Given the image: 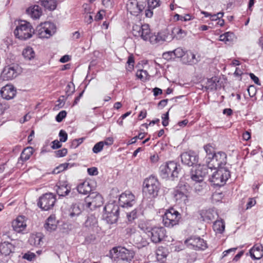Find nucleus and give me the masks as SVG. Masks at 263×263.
<instances>
[{"mask_svg":"<svg viewBox=\"0 0 263 263\" xmlns=\"http://www.w3.org/2000/svg\"><path fill=\"white\" fill-rule=\"evenodd\" d=\"M110 257L117 263H130L134 258V252L124 247H115L109 251Z\"/></svg>","mask_w":263,"mask_h":263,"instance_id":"f257e3e1","label":"nucleus"},{"mask_svg":"<svg viewBox=\"0 0 263 263\" xmlns=\"http://www.w3.org/2000/svg\"><path fill=\"white\" fill-rule=\"evenodd\" d=\"M160 189V183L155 176L151 175L144 180L143 191L148 198L157 197Z\"/></svg>","mask_w":263,"mask_h":263,"instance_id":"f03ea898","label":"nucleus"},{"mask_svg":"<svg viewBox=\"0 0 263 263\" xmlns=\"http://www.w3.org/2000/svg\"><path fill=\"white\" fill-rule=\"evenodd\" d=\"M140 229L143 231L150 237L151 241L155 243L160 242L166 236V230L162 227L153 228L144 227L142 223L139 225Z\"/></svg>","mask_w":263,"mask_h":263,"instance_id":"7ed1b4c3","label":"nucleus"},{"mask_svg":"<svg viewBox=\"0 0 263 263\" xmlns=\"http://www.w3.org/2000/svg\"><path fill=\"white\" fill-rule=\"evenodd\" d=\"M180 171V165L174 161H170L162 164L159 168L160 176L163 179H172L178 177Z\"/></svg>","mask_w":263,"mask_h":263,"instance_id":"20e7f679","label":"nucleus"},{"mask_svg":"<svg viewBox=\"0 0 263 263\" xmlns=\"http://www.w3.org/2000/svg\"><path fill=\"white\" fill-rule=\"evenodd\" d=\"M119 206L114 203H109L104 208L103 218L109 224L116 223L119 215Z\"/></svg>","mask_w":263,"mask_h":263,"instance_id":"39448f33","label":"nucleus"},{"mask_svg":"<svg viewBox=\"0 0 263 263\" xmlns=\"http://www.w3.org/2000/svg\"><path fill=\"white\" fill-rule=\"evenodd\" d=\"M181 218L180 213L173 208L166 210L163 215L164 225L168 228H172L178 224Z\"/></svg>","mask_w":263,"mask_h":263,"instance_id":"423d86ee","label":"nucleus"},{"mask_svg":"<svg viewBox=\"0 0 263 263\" xmlns=\"http://www.w3.org/2000/svg\"><path fill=\"white\" fill-rule=\"evenodd\" d=\"M34 30L30 23L21 20L17 24V38L26 40L31 38L34 34Z\"/></svg>","mask_w":263,"mask_h":263,"instance_id":"0eeeda50","label":"nucleus"},{"mask_svg":"<svg viewBox=\"0 0 263 263\" xmlns=\"http://www.w3.org/2000/svg\"><path fill=\"white\" fill-rule=\"evenodd\" d=\"M230 172L226 168H217L211 177L210 180L214 185L217 186H221L224 185L226 181L230 177Z\"/></svg>","mask_w":263,"mask_h":263,"instance_id":"6e6552de","label":"nucleus"},{"mask_svg":"<svg viewBox=\"0 0 263 263\" xmlns=\"http://www.w3.org/2000/svg\"><path fill=\"white\" fill-rule=\"evenodd\" d=\"M147 5V0H128L126 9L128 12L134 16L140 14Z\"/></svg>","mask_w":263,"mask_h":263,"instance_id":"1a4fd4ad","label":"nucleus"},{"mask_svg":"<svg viewBox=\"0 0 263 263\" xmlns=\"http://www.w3.org/2000/svg\"><path fill=\"white\" fill-rule=\"evenodd\" d=\"M55 31L56 27L54 24L48 22L41 24L36 28V31L40 38H48L52 35Z\"/></svg>","mask_w":263,"mask_h":263,"instance_id":"9d476101","label":"nucleus"},{"mask_svg":"<svg viewBox=\"0 0 263 263\" xmlns=\"http://www.w3.org/2000/svg\"><path fill=\"white\" fill-rule=\"evenodd\" d=\"M132 33L135 36L141 37L145 41H149L152 35L149 26L148 24L134 25Z\"/></svg>","mask_w":263,"mask_h":263,"instance_id":"9b49d317","label":"nucleus"},{"mask_svg":"<svg viewBox=\"0 0 263 263\" xmlns=\"http://www.w3.org/2000/svg\"><path fill=\"white\" fill-rule=\"evenodd\" d=\"M55 201L56 198L53 194L46 193L40 198L37 205L42 210L48 211L53 208Z\"/></svg>","mask_w":263,"mask_h":263,"instance_id":"f8f14e48","label":"nucleus"},{"mask_svg":"<svg viewBox=\"0 0 263 263\" xmlns=\"http://www.w3.org/2000/svg\"><path fill=\"white\" fill-rule=\"evenodd\" d=\"M184 243L196 250H204L208 248L206 241L199 237H191L185 240Z\"/></svg>","mask_w":263,"mask_h":263,"instance_id":"ddd939ff","label":"nucleus"},{"mask_svg":"<svg viewBox=\"0 0 263 263\" xmlns=\"http://www.w3.org/2000/svg\"><path fill=\"white\" fill-rule=\"evenodd\" d=\"M85 201L86 207L92 209L101 206L103 203V198L99 194L92 193L85 198Z\"/></svg>","mask_w":263,"mask_h":263,"instance_id":"4468645a","label":"nucleus"},{"mask_svg":"<svg viewBox=\"0 0 263 263\" xmlns=\"http://www.w3.org/2000/svg\"><path fill=\"white\" fill-rule=\"evenodd\" d=\"M211 165L215 168H225L227 163V156L223 152H218L213 155L211 160Z\"/></svg>","mask_w":263,"mask_h":263,"instance_id":"2eb2a0df","label":"nucleus"},{"mask_svg":"<svg viewBox=\"0 0 263 263\" xmlns=\"http://www.w3.org/2000/svg\"><path fill=\"white\" fill-rule=\"evenodd\" d=\"M173 196L178 204H186L188 202V191L185 186L177 187L173 192Z\"/></svg>","mask_w":263,"mask_h":263,"instance_id":"dca6fc26","label":"nucleus"},{"mask_svg":"<svg viewBox=\"0 0 263 263\" xmlns=\"http://www.w3.org/2000/svg\"><path fill=\"white\" fill-rule=\"evenodd\" d=\"M135 196L130 191H126L122 193L119 197V203L123 207H130L135 203Z\"/></svg>","mask_w":263,"mask_h":263,"instance_id":"f3484780","label":"nucleus"},{"mask_svg":"<svg viewBox=\"0 0 263 263\" xmlns=\"http://www.w3.org/2000/svg\"><path fill=\"white\" fill-rule=\"evenodd\" d=\"M180 157L182 162L188 166H192L198 162V156L196 153L192 151L183 153Z\"/></svg>","mask_w":263,"mask_h":263,"instance_id":"a211bd4d","label":"nucleus"},{"mask_svg":"<svg viewBox=\"0 0 263 263\" xmlns=\"http://www.w3.org/2000/svg\"><path fill=\"white\" fill-rule=\"evenodd\" d=\"M205 172H203L200 166L193 167L191 172V178L195 183H200V186H206V183L203 181Z\"/></svg>","mask_w":263,"mask_h":263,"instance_id":"6ab92c4d","label":"nucleus"},{"mask_svg":"<svg viewBox=\"0 0 263 263\" xmlns=\"http://www.w3.org/2000/svg\"><path fill=\"white\" fill-rule=\"evenodd\" d=\"M0 93L3 98L6 100H10L15 96L16 90L13 85L7 84L2 88Z\"/></svg>","mask_w":263,"mask_h":263,"instance_id":"aec40b11","label":"nucleus"},{"mask_svg":"<svg viewBox=\"0 0 263 263\" xmlns=\"http://www.w3.org/2000/svg\"><path fill=\"white\" fill-rule=\"evenodd\" d=\"M251 257L254 259H259L263 256V246L261 244L256 243L250 250Z\"/></svg>","mask_w":263,"mask_h":263,"instance_id":"412c9836","label":"nucleus"},{"mask_svg":"<svg viewBox=\"0 0 263 263\" xmlns=\"http://www.w3.org/2000/svg\"><path fill=\"white\" fill-rule=\"evenodd\" d=\"M16 76V71L14 67L8 66H6L1 73V77L3 80H11Z\"/></svg>","mask_w":263,"mask_h":263,"instance_id":"4be33fe9","label":"nucleus"},{"mask_svg":"<svg viewBox=\"0 0 263 263\" xmlns=\"http://www.w3.org/2000/svg\"><path fill=\"white\" fill-rule=\"evenodd\" d=\"M167 35L164 32H160L157 34H152L149 42L152 44H162L166 41Z\"/></svg>","mask_w":263,"mask_h":263,"instance_id":"5701e85b","label":"nucleus"},{"mask_svg":"<svg viewBox=\"0 0 263 263\" xmlns=\"http://www.w3.org/2000/svg\"><path fill=\"white\" fill-rule=\"evenodd\" d=\"M147 8L145 10L146 17L151 18L153 15V10L160 5V0H147Z\"/></svg>","mask_w":263,"mask_h":263,"instance_id":"b1692460","label":"nucleus"},{"mask_svg":"<svg viewBox=\"0 0 263 263\" xmlns=\"http://www.w3.org/2000/svg\"><path fill=\"white\" fill-rule=\"evenodd\" d=\"M27 218L24 216L17 217V233L27 234L28 233L27 229Z\"/></svg>","mask_w":263,"mask_h":263,"instance_id":"393cba45","label":"nucleus"},{"mask_svg":"<svg viewBox=\"0 0 263 263\" xmlns=\"http://www.w3.org/2000/svg\"><path fill=\"white\" fill-rule=\"evenodd\" d=\"M92 185L90 181L85 180L77 186L78 192L82 194L86 195L92 191Z\"/></svg>","mask_w":263,"mask_h":263,"instance_id":"a878e982","label":"nucleus"},{"mask_svg":"<svg viewBox=\"0 0 263 263\" xmlns=\"http://www.w3.org/2000/svg\"><path fill=\"white\" fill-rule=\"evenodd\" d=\"M26 12L33 19H38L42 14V8L37 5L30 6L26 10Z\"/></svg>","mask_w":263,"mask_h":263,"instance_id":"bb28decb","label":"nucleus"},{"mask_svg":"<svg viewBox=\"0 0 263 263\" xmlns=\"http://www.w3.org/2000/svg\"><path fill=\"white\" fill-rule=\"evenodd\" d=\"M33 154V148L31 147H28L24 149L23 152H22L20 157L17 161V165L20 164H22V166H23L24 164L23 163V161H25L28 160L31 156ZM18 166H17V167Z\"/></svg>","mask_w":263,"mask_h":263,"instance_id":"cd10ccee","label":"nucleus"},{"mask_svg":"<svg viewBox=\"0 0 263 263\" xmlns=\"http://www.w3.org/2000/svg\"><path fill=\"white\" fill-rule=\"evenodd\" d=\"M14 250V247L8 242H2L0 244V252L2 254L7 256Z\"/></svg>","mask_w":263,"mask_h":263,"instance_id":"c85d7f7f","label":"nucleus"},{"mask_svg":"<svg viewBox=\"0 0 263 263\" xmlns=\"http://www.w3.org/2000/svg\"><path fill=\"white\" fill-rule=\"evenodd\" d=\"M57 227V221L54 215L50 216L47 219L46 222L45 224V229L49 231H53L56 229Z\"/></svg>","mask_w":263,"mask_h":263,"instance_id":"c756f323","label":"nucleus"},{"mask_svg":"<svg viewBox=\"0 0 263 263\" xmlns=\"http://www.w3.org/2000/svg\"><path fill=\"white\" fill-rule=\"evenodd\" d=\"M134 241L140 247H145L148 244V239L145 237V235L142 236L139 233L134 236Z\"/></svg>","mask_w":263,"mask_h":263,"instance_id":"7c9ffc66","label":"nucleus"},{"mask_svg":"<svg viewBox=\"0 0 263 263\" xmlns=\"http://www.w3.org/2000/svg\"><path fill=\"white\" fill-rule=\"evenodd\" d=\"M81 213V209L77 204H73L67 211V214L72 218L79 216Z\"/></svg>","mask_w":263,"mask_h":263,"instance_id":"2f4dec72","label":"nucleus"},{"mask_svg":"<svg viewBox=\"0 0 263 263\" xmlns=\"http://www.w3.org/2000/svg\"><path fill=\"white\" fill-rule=\"evenodd\" d=\"M200 216L203 221L208 222L214 219L213 212L210 210H203L201 211Z\"/></svg>","mask_w":263,"mask_h":263,"instance_id":"473e14b6","label":"nucleus"},{"mask_svg":"<svg viewBox=\"0 0 263 263\" xmlns=\"http://www.w3.org/2000/svg\"><path fill=\"white\" fill-rule=\"evenodd\" d=\"M213 228L216 233L222 234L225 229L224 221L222 220H217L213 224Z\"/></svg>","mask_w":263,"mask_h":263,"instance_id":"72a5a7b5","label":"nucleus"},{"mask_svg":"<svg viewBox=\"0 0 263 263\" xmlns=\"http://www.w3.org/2000/svg\"><path fill=\"white\" fill-rule=\"evenodd\" d=\"M41 4L46 9L53 10L57 7L56 0H40Z\"/></svg>","mask_w":263,"mask_h":263,"instance_id":"f704fd0d","label":"nucleus"},{"mask_svg":"<svg viewBox=\"0 0 263 263\" xmlns=\"http://www.w3.org/2000/svg\"><path fill=\"white\" fill-rule=\"evenodd\" d=\"M70 187L67 184L59 185L57 189V193L60 196H65L70 192Z\"/></svg>","mask_w":263,"mask_h":263,"instance_id":"c9c22d12","label":"nucleus"},{"mask_svg":"<svg viewBox=\"0 0 263 263\" xmlns=\"http://www.w3.org/2000/svg\"><path fill=\"white\" fill-rule=\"evenodd\" d=\"M22 55L25 59L31 60L34 59L35 57V52L31 47H27L23 50Z\"/></svg>","mask_w":263,"mask_h":263,"instance_id":"e433bc0d","label":"nucleus"},{"mask_svg":"<svg viewBox=\"0 0 263 263\" xmlns=\"http://www.w3.org/2000/svg\"><path fill=\"white\" fill-rule=\"evenodd\" d=\"M156 258L158 260H161L165 258L167 256V250L165 248L160 246L156 251Z\"/></svg>","mask_w":263,"mask_h":263,"instance_id":"4c0bfd02","label":"nucleus"},{"mask_svg":"<svg viewBox=\"0 0 263 263\" xmlns=\"http://www.w3.org/2000/svg\"><path fill=\"white\" fill-rule=\"evenodd\" d=\"M217 80L216 78H212L207 80L205 86L206 89L216 90L217 89Z\"/></svg>","mask_w":263,"mask_h":263,"instance_id":"58836bf2","label":"nucleus"},{"mask_svg":"<svg viewBox=\"0 0 263 263\" xmlns=\"http://www.w3.org/2000/svg\"><path fill=\"white\" fill-rule=\"evenodd\" d=\"M42 235L40 233L33 234L31 236L30 241L34 246H39L42 241Z\"/></svg>","mask_w":263,"mask_h":263,"instance_id":"ea45409f","label":"nucleus"},{"mask_svg":"<svg viewBox=\"0 0 263 263\" xmlns=\"http://www.w3.org/2000/svg\"><path fill=\"white\" fill-rule=\"evenodd\" d=\"M234 37V34L231 32H227L220 35L219 40L227 43L231 41Z\"/></svg>","mask_w":263,"mask_h":263,"instance_id":"a19ab883","label":"nucleus"},{"mask_svg":"<svg viewBox=\"0 0 263 263\" xmlns=\"http://www.w3.org/2000/svg\"><path fill=\"white\" fill-rule=\"evenodd\" d=\"M97 223L96 217L93 216L88 217L85 222V226L86 227L90 228L94 226Z\"/></svg>","mask_w":263,"mask_h":263,"instance_id":"79ce46f5","label":"nucleus"},{"mask_svg":"<svg viewBox=\"0 0 263 263\" xmlns=\"http://www.w3.org/2000/svg\"><path fill=\"white\" fill-rule=\"evenodd\" d=\"M172 51L174 58H182L185 54V51L180 47L177 48Z\"/></svg>","mask_w":263,"mask_h":263,"instance_id":"37998d69","label":"nucleus"},{"mask_svg":"<svg viewBox=\"0 0 263 263\" xmlns=\"http://www.w3.org/2000/svg\"><path fill=\"white\" fill-rule=\"evenodd\" d=\"M187 57L189 60L187 61L186 63L189 65L196 64L198 61V59L196 58V55L192 52L187 54Z\"/></svg>","mask_w":263,"mask_h":263,"instance_id":"c03bdc74","label":"nucleus"},{"mask_svg":"<svg viewBox=\"0 0 263 263\" xmlns=\"http://www.w3.org/2000/svg\"><path fill=\"white\" fill-rule=\"evenodd\" d=\"M104 143L100 141L96 143L92 148V151L94 153L97 154L100 152L103 148Z\"/></svg>","mask_w":263,"mask_h":263,"instance_id":"a18cd8bd","label":"nucleus"},{"mask_svg":"<svg viewBox=\"0 0 263 263\" xmlns=\"http://www.w3.org/2000/svg\"><path fill=\"white\" fill-rule=\"evenodd\" d=\"M136 76L142 80H145L148 76V72L144 70H139L137 71Z\"/></svg>","mask_w":263,"mask_h":263,"instance_id":"49530a36","label":"nucleus"},{"mask_svg":"<svg viewBox=\"0 0 263 263\" xmlns=\"http://www.w3.org/2000/svg\"><path fill=\"white\" fill-rule=\"evenodd\" d=\"M125 234L128 236H130L132 235H134V236L137 234L136 232V228L134 226H129L126 228L125 230Z\"/></svg>","mask_w":263,"mask_h":263,"instance_id":"de8ad7c7","label":"nucleus"},{"mask_svg":"<svg viewBox=\"0 0 263 263\" xmlns=\"http://www.w3.org/2000/svg\"><path fill=\"white\" fill-rule=\"evenodd\" d=\"M204 151L208 155H214V147L211 144H208L204 146L203 147Z\"/></svg>","mask_w":263,"mask_h":263,"instance_id":"09e8293b","label":"nucleus"},{"mask_svg":"<svg viewBox=\"0 0 263 263\" xmlns=\"http://www.w3.org/2000/svg\"><path fill=\"white\" fill-rule=\"evenodd\" d=\"M137 217V212L136 210L127 214V218L129 221H132Z\"/></svg>","mask_w":263,"mask_h":263,"instance_id":"8fccbe9b","label":"nucleus"},{"mask_svg":"<svg viewBox=\"0 0 263 263\" xmlns=\"http://www.w3.org/2000/svg\"><path fill=\"white\" fill-rule=\"evenodd\" d=\"M197 259V253L195 252H192L187 254L186 256V259L188 262H193Z\"/></svg>","mask_w":263,"mask_h":263,"instance_id":"3c124183","label":"nucleus"},{"mask_svg":"<svg viewBox=\"0 0 263 263\" xmlns=\"http://www.w3.org/2000/svg\"><path fill=\"white\" fill-rule=\"evenodd\" d=\"M67 154V149L63 148L55 152V156L58 158L65 156Z\"/></svg>","mask_w":263,"mask_h":263,"instance_id":"603ef678","label":"nucleus"},{"mask_svg":"<svg viewBox=\"0 0 263 263\" xmlns=\"http://www.w3.org/2000/svg\"><path fill=\"white\" fill-rule=\"evenodd\" d=\"M35 254L34 253L32 252L26 253L23 256V258L24 259H25L28 261H32L34 260L35 258Z\"/></svg>","mask_w":263,"mask_h":263,"instance_id":"864d4df0","label":"nucleus"},{"mask_svg":"<svg viewBox=\"0 0 263 263\" xmlns=\"http://www.w3.org/2000/svg\"><path fill=\"white\" fill-rule=\"evenodd\" d=\"M66 93L67 96L71 95L74 91V85L73 83H69L66 86L65 89Z\"/></svg>","mask_w":263,"mask_h":263,"instance_id":"5fc2aeb1","label":"nucleus"},{"mask_svg":"<svg viewBox=\"0 0 263 263\" xmlns=\"http://www.w3.org/2000/svg\"><path fill=\"white\" fill-rule=\"evenodd\" d=\"M60 141L61 142H65L67 140L68 135L65 131L61 130L59 133Z\"/></svg>","mask_w":263,"mask_h":263,"instance_id":"6e6d98bb","label":"nucleus"},{"mask_svg":"<svg viewBox=\"0 0 263 263\" xmlns=\"http://www.w3.org/2000/svg\"><path fill=\"white\" fill-rule=\"evenodd\" d=\"M69 163H65L59 165L54 171V172L57 170V173H59L61 171H63L68 168Z\"/></svg>","mask_w":263,"mask_h":263,"instance_id":"4d7b16f0","label":"nucleus"},{"mask_svg":"<svg viewBox=\"0 0 263 263\" xmlns=\"http://www.w3.org/2000/svg\"><path fill=\"white\" fill-rule=\"evenodd\" d=\"M162 57L163 59L170 60L172 59H175L173 55V53L172 51H167L165 52H164L162 54Z\"/></svg>","mask_w":263,"mask_h":263,"instance_id":"13d9d810","label":"nucleus"},{"mask_svg":"<svg viewBox=\"0 0 263 263\" xmlns=\"http://www.w3.org/2000/svg\"><path fill=\"white\" fill-rule=\"evenodd\" d=\"M256 203V200L254 198H250L246 205V210L251 209Z\"/></svg>","mask_w":263,"mask_h":263,"instance_id":"bf43d9fd","label":"nucleus"},{"mask_svg":"<svg viewBox=\"0 0 263 263\" xmlns=\"http://www.w3.org/2000/svg\"><path fill=\"white\" fill-rule=\"evenodd\" d=\"M223 15V12H218L217 14H212L210 16V20L211 21H217L219 18L222 17Z\"/></svg>","mask_w":263,"mask_h":263,"instance_id":"052dcab7","label":"nucleus"},{"mask_svg":"<svg viewBox=\"0 0 263 263\" xmlns=\"http://www.w3.org/2000/svg\"><path fill=\"white\" fill-rule=\"evenodd\" d=\"M60 141L55 140L52 142L51 148L53 149H57L62 147V144Z\"/></svg>","mask_w":263,"mask_h":263,"instance_id":"680f3d73","label":"nucleus"},{"mask_svg":"<svg viewBox=\"0 0 263 263\" xmlns=\"http://www.w3.org/2000/svg\"><path fill=\"white\" fill-rule=\"evenodd\" d=\"M114 141V138L112 137H110L106 138L102 142L104 143V145H106L107 146H110L113 144Z\"/></svg>","mask_w":263,"mask_h":263,"instance_id":"e2e57ef3","label":"nucleus"},{"mask_svg":"<svg viewBox=\"0 0 263 263\" xmlns=\"http://www.w3.org/2000/svg\"><path fill=\"white\" fill-rule=\"evenodd\" d=\"M134 63V57L132 55L129 56L127 62V63L128 65V66L129 69H132L133 68Z\"/></svg>","mask_w":263,"mask_h":263,"instance_id":"0e129e2a","label":"nucleus"},{"mask_svg":"<svg viewBox=\"0 0 263 263\" xmlns=\"http://www.w3.org/2000/svg\"><path fill=\"white\" fill-rule=\"evenodd\" d=\"M87 172L90 175H97L98 174V169L97 167H92L87 169Z\"/></svg>","mask_w":263,"mask_h":263,"instance_id":"69168bd1","label":"nucleus"},{"mask_svg":"<svg viewBox=\"0 0 263 263\" xmlns=\"http://www.w3.org/2000/svg\"><path fill=\"white\" fill-rule=\"evenodd\" d=\"M164 134V129H162L160 130L157 134L155 133L153 135V139H157L158 138L161 137Z\"/></svg>","mask_w":263,"mask_h":263,"instance_id":"338daca9","label":"nucleus"},{"mask_svg":"<svg viewBox=\"0 0 263 263\" xmlns=\"http://www.w3.org/2000/svg\"><path fill=\"white\" fill-rule=\"evenodd\" d=\"M242 138L244 140L248 141L251 138V133L248 131H246L242 134Z\"/></svg>","mask_w":263,"mask_h":263,"instance_id":"774afa93","label":"nucleus"}]
</instances>
